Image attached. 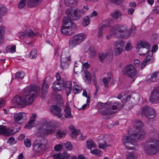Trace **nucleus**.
Here are the masks:
<instances>
[{
  "label": "nucleus",
  "instance_id": "f257e3e1",
  "mask_svg": "<svg viewBox=\"0 0 159 159\" xmlns=\"http://www.w3.org/2000/svg\"><path fill=\"white\" fill-rule=\"evenodd\" d=\"M39 88L36 86L31 85L28 87L24 89V97L16 96L14 98L12 102L20 108L31 105L34 99L39 94Z\"/></svg>",
  "mask_w": 159,
  "mask_h": 159
},
{
  "label": "nucleus",
  "instance_id": "f03ea898",
  "mask_svg": "<svg viewBox=\"0 0 159 159\" xmlns=\"http://www.w3.org/2000/svg\"><path fill=\"white\" fill-rule=\"evenodd\" d=\"M123 104L117 101H108L107 103H101L98 106V110L103 118L108 120L110 116L116 112L115 110L121 107Z\"/></svg>",
  "mask_w": 159,
  "mask_h": 159
},
{
  "label": "nucleus",
  "instance_id": "7ed1b4c3",
  "mask_svg": "<svg viewBox=\"0 0 159 159\" xmlns=\"http://www.w3.org/2000/svg\"><path fill=\"white\" fill-rule=\"evenodd\" d=\"M133 124L134 126L139 130L137 133L132 134L129 136H125L123 139H143L145 138L146 136L145 132L140 129L144 126L143 122L141 120H137L134 121Z\"/></svg>",
  "mask_w": 159,
  "mask_h": 159
},
{
  "label": "nucleus",
  "instance_id": "20e7f679",
  "mask_svg": "<svg viewBox=\"0 0 159 159\" xmlns=\"http://www.w3.org/2000/svg\"><path fill=\"white\" fill-rule=\"evenodd\" d=\"M146 155L155 154L159 152V140H147L143 144Z\"/></svg>",
  "mask_w": 159,
  "mask_h": 159
},
{
  "label": "nucleus",
  "instance_id": "39448f33",
  "mask_svg": "<svg viewBox=\"0 0 159 159\" xmlns=\"http://www.w3.org/2000/svg\"><path fill=\"white\" fill-rule=\"evenodd\" d=\"M63 24L61 26V31L64 34L71 35L77 30L76 25L68 18L67 17H64Z\"/></svg>",
  "mask_w": 159,
  "mask_h": 159
},
{
  "label": "nucleus",
  "instance_id": "423d86ee",
  "mask_svg": "<svg viewBox=\"0 0 159 159\" xmlns=\"http://www.w3.org/2000/svg\"><path fill=\"white\" fill-rule=\"evenodd\" d=\"M46 129L42 127L38 129L36 136L39 137H43L52 134L55 130V123L53 121H46L44 123Z\"/></svg>",
  "mask_w": 159,
  "mask_h": 159
},
{
  "label": "nucleus",
  "instance_id": "0eeeda50",
  "mask_svg": "<svg viewBox=\"0 0 159 159\" xmlns=\"http://www.w3.org/2000/svg\"><path fill=\"white\" fill-rule=\"evenodd\" d=\"M127 31L128 29L126 26L117 25H114L112 27L110 31V34L111 35L116 36H121L128 38L130 34Z\"/></svg>",
  "mask_w": 159,
  "mask_h": 159
},
{
  "label": "nucleus",
  "instance_id": "6e6552de",
  "mask_svg": "<svg viewBox=\"0 0 159 159\" xmlns=\"http://www.w3.org/2000/svg\"><path fill=\"white\" fill-rule=\"evenodd\" d=\"M86 35L83 33L79 34L72 37L69 41L70 48H73L78 43L84 40L86 38Z\"/></svg>",
  "mask_w": 159,
  "mask_h": 159
},
{
  "label": "nucleus",
  "instance_id": "1a4fd4ad",
  "mask_svg": "<svg viewBox=\"0 0 159 159\" xmlns=\"http://www.w3.org/2000/svg\"><path fill=\"white\" fill-rule=\"evenodd\" d=\"M66 13L68 17L72 20H79L84 14L79 9H67Z\"/></svg>",
  "mask_w": 159,
  "mask_h": 159
},
{
  "label": "nucleus",
  "instance_id": "9d476101",
  "mask_svg": "<svg viewBox=\"0 0 159 159\" xmlns=\"http://www.w3.org/2000/svg\"><path fill=\"white\" fill-rule=\"evenodd\" d=\"M149 47V44L147 42H139L136 47L137 53L140 55H144L148 52Z\"/></svg>",
  "mask_w": 159,
  "mask_h": 159
},
{
  "label": "nucleus",
  "instance_id": "9b49d317",
  "mask_svg": "<svg viewBox=\"0 0 159 159\" xmlns=\"http://www.w3.org/2000/svg\"><path fill=\"white\" fill-rule=\"evenodd\" d=\"M122 71L125 75L132 78H134L137 74L136 70L132 65L126 66L123 68Z\"/></svg>",
  "mask_w": 159,
  "mask_h": 159
},
{
  "label": "nucleus",
  "instance_id": "f8f14e48",
  "mask_svg": "<svg viewBox=\"0 0 159 159\" xmlns=\"http://www.w3.org/2000/svg\"><path fill=\"white\" fill-rule=\"evenodd\" d=\"M141 115H145L148 118L150 119L156 116V113L155 110L152 107L146 105L142 108Z\"/></svg>",
  "mask_w": 159,
  "mask_h": 159
},
{
  "label": "nucleus",
  "instance_id": "ddd939ff",
  "mask_svg": "<svg viewBox=\"0 0 159 159\" xmlns=\"http://www.w3.org/2000/svg\"><path fill=\"white\" fill-rule=\"evenodd\" d=\"M46 144L34 141L33 145V152L36 154H40L45 149Z\"/></svg>",
  "mask_w": 159,
  "mask_h": 159
},
{
  "label": "nucleus",
  "instance_id": "4468645a",
  "mask_svg": "<svg viewBox=\"0 0 159 159\" xmlns=\"http://www.w3.org/2000/svg\"><path fill=\"white\" fill-rule=\"evenodd\" d=\"M150 101L152 103L159 102V88L155 87L153 90L150 98Z\"/></svg>",
  "mask_w": 159,
  "mask_h": 159
},
{
  "label": "nucleus",
  "instance_id": "2eb2a0df",
  "mask_svg": "<svg viewBox=\"0 0 159 159\" xmlns=\"http://www.w3.org/2000/svg\"><path fill=\"white\" fill-rule=\"evenodd\" d=\"M26 119V115L24 112H19L14 114V121L18 124H22Z\"/></svg>",
  "mask_w": 159,
  "mask_h": 159
},
{
  "label": "nucleus",
  "instance_id": "dca6fc26",
  "mask_svg": "<svg viewBox=\"0 0 159 159\" xmlns=\"http://www.w3.org/2000/svg\"><path fill=\"white\" fill-rule=\"evenodd\" d=\"M52 78L49 76L46 77L44 80L42 87V95L43 97H44L46 94L47 93L49 88V85L51 82Z\"/></svg>",
  "mask_w": 159,
  "mask_h": 159
},
{
  "label": "nucleus",
  "instance_id": "f3484780",
  "mask_svg": "<svg viewBox=\"0 0 159 159\" xmlns=\"http://www.w3.org/2000/svg\"><path fill=\"white\" fill-rule=\"evenodd\" d=\"M123 97V99L128 100L129 99V101L130 100L131 102H133L135 104L137 103L140 99L139 95L138 93H135L132 95V97L130 94H126Z\"/></svg>",
  "mask_w": 159,
  "mask_h": 159
},
{
  "label": "nucleus",
  "instance_id": "a211bd4d",
  "mask_svg": "<svg viewBox=\"0 0 159 159\" xmlns=\"http://www.w3.org/2000/svg\"><path fill=\"white\" fill-rule=\"evenodd\" d=\"M51 111L54 116H57L58 118L61 117L63 114L61 113L62 109L57 105H52L50 108Z\"/></svg>",
  "mask_w": 159,
  "mask_h": 159
},
{
  "label": "nucleus",
  "instance_id": "6ab92c4d",
  "mask_svg": "<svg viewBox=\"0 0 159 159\" xmlns=\"http://www.w3.org/2000/svg\"><path fill=\"white\" fill-rule=\"evenodd\" d=\"M124 45L120 41L117 42L114 45V52L116 56L119 55L120 54Z\"/></svg>",
  "mask_w": 159,
  "mask_h": 159
},
{
  "label": "nucleus",
  "instance_id": "aec40b11",
  "mask_svg": "<svg viewBox=\"0 0 159 159\" xmlns=\"http://www.w3.org/2000/svg\"><path fill=\"white\" fill-rule=\"evenodd\" d=\"M66 87L65 82L63 80L54 82L52 86L53 89L55 91L64 89Z\"/></svg>",
  "mask_w": 159,
  "mask_h": 159
},
{
  "label": "nucleus",
  "instance_id": "412c9836",
  "mask_svg": "<svg viewBox=\"0 0 159 159\" xmlns=\"http://www.w3.org/2000/svg\"><path fill=\"white\" fill-rule=\"evenodd\" d=\"M154 61V58L152 56V52L149 53L148 55L143 61L140 65L141 69H142L143 68L146 66L147 63L149 62V63H152Z\"/></svg>",
  "mask_w": 159,
  "mask_h": 159
},
{
  "label": "nucleus",
  "instance_id": "4be33fe9",
  "mask_svg": "<svg viewBox=\"0 0 159 159\" xmlns=\"http://www.w3.org/2000/svg\"><path fill=\"white\" fill-rule=\"evenodd\" d=\"M122 143L125 147L128 148H132V145L134 147L137 146L136 140H122Z\"/></svg>",
  "mask_w": 159,
  "mask_h": 159
},
{
  "label": "nucleus",
  "instance_id": "5701e85b",
  "mask_svg": "<svg viewBox=\"0 0 159 159\" xmlns=\"http://www.w3.org/2000/svg\"><path fill=\"white\" fill-rule=\"evenodd\" d=\"M37 114L33 113L30 118L29 121L26 125L25 128L28 129H30L34 126V122L37 117Z\"/></svg>",
  "mask_w": 159,
  "mask_h": 159
},
{
  "label": "nucleus",
  "instance_id": "b1692460",
  "mask_svg": "<svg viewBox=\"0 0 159 159\" xmlns=\"http://www.w3.org/2000/svg\"><path fill=\"white\" fill-rule=\"evenodd\" d=\"M43 0H28L27 5L29 7H35L39 5Z\"/></svg>",
  "mask_w": 159,
  "mask_h": 159
},
{
  "label": "nucleus",
  "instance_id": "393cba45",
  "mask_svg": "<svg viewBox=\"0 0 159 159\" xmlns=\"http://www.w3.org/2000/svg\"><path fill=\"white\" fill-rule=\"evenodd\" d=\"M159 79V72L152 73L151 75V78L147 80L148 82H155Z\"/></svg>",
  "mask_w": 159,
  "mask_h": 159
},
{
  "label": "nucleus",
  "instance_id": "a878e982",
  "mask_svg": "<svg viewBox=\"0 0 159 159\" xmlns=\"http://www.w3.org/2000/svg\"><path fill=\"white\" fill-rule=\"evenodd\" d=\"M61 60L70 62V55L69 52L64 51L62 52Z\"/></svg>",
  "mask_w": 159,
  "mask_h": 159
},
{
  "label": "nucleus",
  "instance_id": "bb28decb",
  "mask_svg": "<svg viewBox=\"0 0 159 159\" xmlns=\"http://www.w3.org/2000/svg\"><path fill=\"white\" fill-rule=\"evenodd\" d=\"M124 101H125V103L124 104V106L126 110H129L132 108L134 105L135 104L130 101L127 99H123Z\"/></svg>",
  "mask_w": 159,
  "mask_h": 159
},
{
  "label": "nucleus",
  "instance_id": "cd10ccee",
  "mask_svg": "<svg viewBox=\"0 0 159 159\" xmlns=\"http://www.w3.org/2000/svg\"><path fill=\"white\" fill-rule=\"evenodd\" d=\"M2 134L5 136H8L9 135L10 132L7 129L6 127L3 125H0V135Z\"/></svg>",
  "mask_w": 159,
  "mask_h": 159
},
{
  "label": "nucleus",
  "instance_id": "c85d7f7f",
  "mask_svg": "<svg viewBox=\"0 0 159 159\" xmlns=\"http://www.w3.org/2000/svg\"><path fill=\"white\" fill-rule=\"evenodd\" d=\"M65 3L66 6L72 7L77 5L78 1L77 0H65Z\"/></svg>",
  "mask_w": 159,
  "mask_h": 159
},
{
  "label": "nucleus",
  "instance_id": "c756f323",
  "mask_svg": "<svg viewBox=\"0 0 159 159\" xmlns=\"http://www.w3.org/2000/svg\"><path fill=\"white\" fill-rule=\"evenodd\" d=\"M70 156V154L66 152H63L61 154H54L55 157H58L59 158L61 159H68Z\"/></svg>",
  "mask_w": 159,
  "mask_h": 159
},
{
  "label": "nucleus",
  "instance_id": "7c9ffc66",
  "mask_svg": "<svg viewBox=\"0 0 159 159\" xmlns=\"http://www.w3.org/2000/svg\"><path fill=\"white\" fill-rule=\"evenodd\" d=\"M83 75L84 76V80L85 82L86 83H90L91 82V80L89 72L87 70H85L84 71Z\"/></svg>",
  "mask_w": 159,
  "mask_h": 159
},
{
  "label": "nucleus",
  "instance_id": "2f4dec72",
  "mask_svg": "<svg viewBox=\"0 0 159 159\" xmlns=\"http://www.w3.org/2000/svg\"><path fill=\"white\" fill-rule=\"evenodd\" d=\"M70 61L60 60V66L61 68L64 70L67 69L69 66Z\"/></svg>",
  "mask_w": 159,
  "mask_h": 159
},
{
  "label": "nucleus",
  "instance_id": "473e14b6",
  "mask_svg": "<svg viewBox=\"0 0 159 159\" xmlns=\"http://www.w3.org/2000/svg\"><path fill=\"white\" fill-rule=\"evenodd\" d=\"M80 134H81L80 130L77 129L76 130L71 132V133L70 134V136L71 138L75 139L76 138V137L78 135H79Z\"/></svg>",
  "mask_w": 159,
  "mask_h": 159
},
{
  "label": "nucleus",
  "instance_id": "72a5a7b5",
  "mask_svg": "<svg viewBox=\"0 0 159 159\" xmlns=\"http://www.w3.org/2000/svg\"><path fill=\"white\" fill-rule=\"evenodd\" d=\"M65 85L67 95L68 96L70 93L71 90V82L70 81H67L65 83Z\"/></svg>",
  "mask_w": 159,
  "mask_h": 159
},
{
  "label": "nucleus",
  "instance_id": "f704fd0d",
  "mask_svg": "<svg viewBox=\"0 0 159 159\" xmlns=\"http://www.w3.org/2000/svg\"><path fill=\"white\" fill-rule=\"evenodd\" d=\"M66 134V132L64 130H58L56 133V136L58 139L64 138Z\"/></svg>",
  "mask_w": 159,
  "mask_h": 159
},
{
  "label": "nucleus",
  "instance_id": "c9c22d12",
  "mask_svg": "<svg viewBox=\"0 0 159 159\" xmlns=\"http://www.w3.org/2000/svg\"><path fill=\"white\" fill-rule=\"evenodd\" d=\"M111 25V22L109 20H107L103 21L100 26L105 29L110 26Z\"/></svg>",
  "mask_w": 159,
  "mask_h": 159
},
{
  "label": "nucleus",
  "instance_id": "e433bc0d",
  "mask_svg": "<svg viewBox=\"0 0 159 159\" xmlns=\"http://www.w3.org/2000/svg\"><path fill=\"white\" fill-rule=\"evenodd\" d=\"M96 146V144L92 141V140H88L86 141L87 148L89 149Z\"/></svg>",
  "mask_w": 159,
  "mask_h": 159
},
{
  "label": "nucleus",
  "instance_id": "4c0bfd02",
  "mask_svg": "<svg viewBox=\"0 0 159 159\" xmlns=\"http://www.w3.org/2000/svg\"><path fill=\"white\" fill-rule=\"evenodd\" d=\"M111 56L107 54V53H101L99 54V58L101 62H102L106 58H109Z\"/></svg>",
  "mask_w": 159,
  "mask_h": 159
},
{
  "label": "nucleus",
  "instance_id": "58836bf2",
  "mask_svg": "<svg viewBox=\"0 0 159 159\" xmlns=\"http://www.w3.org/2000/svg\"><path fill=\"white\" fill-rule=\"evenodd\" d=\"M25 32V36L27 37L31 38L35 35V33L30 29H27Z\"/></svg>",
  "mask_w": 159,
  "mask_h": 159
},
{
  "label": "nucleus",
  "instance_id": "ea45409f",
  "mask_svg": "<svg viewBox=\"0 0 159 159\" xmlns=\"http://www.w3.org/2000/svg\"><path fill=\"white\" fill-rule=\"evenodd\" d=\"M8 130L9 131L10 135L18 132L20 130V128L17 126H15V127H12L11 129H8Z\"/></svg>",
  "mask_w": 159,
  "mask_h": 159
},
{
  "label": "nucleus",
  "instance_id": "a19ab883",
  "mask_svg": "<svg viewBox=\"0 0 159 159\" xmlns=\"http://www.w3.org/2000/svg\"><path fill=\"white\" fill-rule=\"evenodd\" d=\"M121 15V12L119 10H116L114 12L111 14L112 17L115 19H117Z\"/></svg>",
  "mask_w": 159,
  "mask_h": 159
},
{
  "label": "nucleus",
  "instance_id": "79ce46f5",
  "mask_svg": "<svg viewBox=\"0 0 159 159\" xmlns=\"http://www.w3.org/2000/svg\"><path fill=\"white\" fill-rule=\"evenodd\" d=\"M65 116L66 118H70L72 117L70 109L69 108L66 107L64 109Z\"/></svg>",
  "mask_w": 159,
  "mask_h": 159
},
{
  "label": "nucleus",
  "instance_id": "37998d69",
  "mask_svg": "<svg viewBox=\"0 0 159 159\" xmlns=\"http://www.w3.org/2000/svg\"><path fill=\"white\" fill-rule=\"evenodd\" d=\"M136 31L137 30L136 26L134 25L132 26L130 30H128L127 32H129V33L130 34L129 35V37L130 36H133L134 35L136 32Z\"/></svg>",
  "mask_w": 159,
  "mask_h": 159
},
{
  "label": "nucleus",
  "instance_id": "c03bdc74",
  "mask_svg": "<svg viewBox=\"0 0 159 159\" xmlns=\"http://www.w3.org/2000/svg\"><path fill=\"white\" fill-rule=\"evenodd\" d=\"M90 153L98 156H101L102 154V152L98 149H94L92 150H91Z\"/></svg>",
  "mask_w": 159,
  "mask_h": 159
},
{
  "label": "nucleus",
  "instance_id": "a18cd8bd",
  "mask_svg": "<svg viewBox=\"0 0 159 159\" xmlns=\"http://www.w3.org/2000/svg\"><path fill=\"white\" fill-rule=\"evenodd\" d=\"M4 30L5 28L4 27H0V45H1L3 41V36Z\"/></svg>",
  "mask_w": 159,
  "mask_h": 159
},
{
  "label": "nucleus",
  "instance_id": "49530a36",
  "mask_svg": "<svg viewBox=\"0 0 159 159\" xmlns=\"http://www.w3.org/2000/svg\"><path fill=\"white\" fill-rule=\"evenodd\" d=\"M126 159H137V156L135 153L129 152L126 155Z\"/></svg>",
  "mask_w": 159,
  "mask_h": 159
},
{
  "label": "nucleus",
  "instance_id": "de8ad7c7",
  "mask_svg": "<svg viewBox=\"0 0 159 159\" xmlns=\"http://www.w3.org/2000/svg\"><path fill=\"white\" fill-rule=\"evenodd\" d=\"M82 90L81 86L76 85L73 86V91L75 94L79 93Z\"/></svg>",
  "mask_w": 159,
  "mask_h": 159
},
{
  "label": "nucleus",
  "instance_id": "09e8293b",
  "mask_svg": "<svg viewBox=\"0 0 159 159\" xmlns=\"http://www.w3.org/2000/svg\"><path fill=\"white\" fill-rule=\"evenodd\" d=\"M7 9L3 5L0 6V15L2 16L5 15L7 12Z\"/></svg>",
  "mask_w": 159,
  "mask_h": 159
},
{
  "label": "nucleus",
  "instance_id": "8fccbe9b",
  "mask_svg": "<svg viewBox=\"0 0 159 159\" xmlns=\"http://www.w3.org/2000/svg\"><path fill=\"white\" fill-rule=\"evenodd\" d=\"M25 76V73L23 72H18L15 74V77L17 79H22Z\"/></svg>",
  "mask_w": 159,
  "mask_h": 159
},
{
  "label": "nucleus",
  "instance_id": "3c124183",
  "mask_svg": "<svg viewBox=\"0 0 159 159\" xmlns=\"http://www.w3.org/2000/svg\"><path fill=\"white\" fill-rule=\"evenodd\" d=\"M83 25L84 26H86L89 25L90 23L89 18L87 16L83 18Z\"/></svg>",
  "mask_w": 159,
  "mask_h": 159
},
{
  "label": "nucleus",
  "instance_id": "603ef678",
  "mask_svg": "<svg viewBox=\"0 0 159 159\" xmlns=\"http://www.w3.org/2000/svg\"><path fill=\"white\" fill-rule=\"evenodd\" d=\"M83 70V68L81 66L78 67L75 66H74V71L76 74L80 73Z\"/></svg>",
  "mask_w": 159,
  "mask_h": 159
},
{
  "label": "nucleus",
  "instance_id": "864d4df0",
  "mask_svg": "<svg viewBox=\"0 0 159 159\" xmlns=\"http://www.w3.org/2000/svg\"><path fill=\"white\" fill-rule=\"evenodd\" d=\"M26 0H20L18 4V7L20 9L23 8L25 6L26 4Z\"/></svg>",
  "mask_w": 159,
  "mask_h": 159
},
{
  "label": "nucleus",
  "instance_id": "5fc2aeb1",
  "mask_svg": "<svg viewBox=\"0 0 159 159\" xmlns=\"http://www.w3.org/2000/svg\"><path fill=\"white\" fill-rule=\"evenodd\" d=\"M16 47L15 45L9 47L7 48L6 51L8 52H11L12 53H14L16 52Z\"/></svg>",
  "mask_w": 159,
  "mask_h": 159
},
{
  "label": "nucleus",
  "instance_id": "6e6d98bb",
  "mask_svg": "<svg viewBox=\"0 0 159 159\" xmlns=\"http://www.w3.org/2000/svg\"><path fill=\"white\" fill-rule=\"evenodd\" d=\"M37 51L36 49H34L31 52L30 54V57H31L32 58H35L37 56Z\"/></svg>",
  "mask_w": 159,
  "mask_h": 159
},
{
  "label": "nucleus",
  "instance_id": "4d7b16f0",
  "mask_svg": "<svg viewBox=\"0 0 159 159\" xmlns=\"http://www.w3.org/2000/svg\"><path fill=\"white\" fill-rule=\"evenodd\" d=\"M104 29L100 26L98 33V37L99 39H102V38L103 30Z\"/></svg>",
  "mask_w": 159,
  "mask_h": 159
},
{
  "label": "nucleus",
  "instance_id": "13d9d810",
  "mask_svg": "<svg viewBox=\"0 0 159 159\" xmlns=\"http://www.w3.org/2000/svg\"><path fill=\"white\" fill-rule=\"evenodd\" d=\"M95 53L96 51L94 50V47H90L89 49V53L90 55L92 57L93 56L95 55Z\"/></svg>",
  "mask_w": 159,
  "mask_h": 159
},
{
  "label": "nucleus",
  "instance_id": "bf43d9fd",
  "mask_svg": "<svg viewBox=\"0 0 159 159\" xmlns=\"http://www.w3.org/2000/svg\"><path fill=\"white\" fill-rule=\"evenodd\" d=\"M64 146L66 149L69 150H71L73 148L72 145L71 144L70 142H67L66 143H65Z\"/></svg>",
  "mask_w": 159,
  "mask_h": 159
},
{
  "label": "nucleus",
  "instance_id": "052dcab7",
  "mask_svg": "<svg viewBox=\"0 0 159 159\" xmlns=\"http://www.w3.org/2000/svg\"><path fill=\"white\" fill-rule=\"evenodd\" d=\"M24 144L26 147L30 148L31 146V142L30 140H24Z\"/></svg>",
  "mask_w": 159,
  "mask_h": 159
},
{
  "label": "nucleus",
  "instance_id": "680f3d73",
  "mask_svg": "<svg viewBox=\"0 0 159 159\" xmlns=\"http://www.w3.org/2000/svg\"><path fill=\"white\" fill-rule=\"evenodd\" d=\"M132 47L131 44L128 43L125 45V50L127 51H129L131 49Z\"/></svg>",
  "mask_w": 159,
  "mask_h": 159
},
{
  "label": "nucleus",
  "instance_id": "e2e57ef3",
  "mask_svg": "<svg viewBox=\"0 0 159 159\" xmlns=\"http://www.w3.org/2000/svg\"><path fill=\"white\" fill-rule=\"evenodd\" d=\"M90 101V98H88L87 100V103L86 104H84L83 105L82 107L80 109H82V110H84L89 105V102Z\"/></svg>",
  "mask_w": 159,
  "mask_h": 159
},
{
  "label": "nucleus",
  "instance_id": "0e129e2a",
  "mask_svg": "<svg viewBox=\"0 0 159 159\" xmlns=\"http://www.w3.org/2000/svg\"><path fill=\"white\" fill-rule=\"evenodd\" d=\"M123 0H110V2L112 3L119 4L123 2Z\"/></svg>",
  "mask_w": 159,
  "mask_h": 159
},
{
  "label": "nucleus",
  "instance_id": "69168bd1",
  "mask_svg": "<svg viewBox=\"0 0 159 159\" xmlns=\"http://www.w3.org/2000/svg\"><path fill=\"white\" fill-rule=\"evenodd\" d=\"M109 80H108V79L107 78V77H104L103 79V81L104 83L105 84V86L106 87H107L108 85L109 82Z\"/></svg>",
  "mask_w": 159,
  "mask_h": 159
},
{
  "label": "nucleus",
  "instance_id": "338daca9",
  "mask_svg": "<svg viewBox=\"0 0 159 159\" xmlns=\"http://www.w3.org/2000/svg\"><path fill=\"white\" fill-rule=\"evenodd\" d=\"M62 145L61 144H58L56 145L54 147V149L56 151H58L62 149Z\"/></svg>",
  "mask_w": 159,
  "mask_h": 159
},
{
  "label": "nucleus",
  "instance_id": "774afa93",
  "mask_svg": "<svg viewBox=\"0 0 159 159\" xmlns=\"http://www.w3.org/2000/svg\"><path fill=\"white\" fill-rule=\"evenodd\" d=\"M7 142L8 143H9L10 145H12L15 144L16 141L15 140H8Z\"/></svg>",
  "mask_w": 159,
  "mask_h": 159
}]
</instances>
